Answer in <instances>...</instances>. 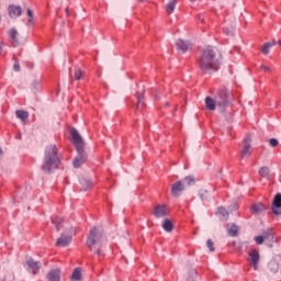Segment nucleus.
Returning a JSON list of instances; mask_svg holds the SVG:
<instances>
[{"label": "nucleus", "mask_w": 281, "mask_h": 281, "mask_svg": "<svg viewBox=\"0 0 281 281\" xmlns=\"http://www.w3.org/2000/svg\"><path fill=\"white\" fill-rule=\"evenodd\" d=\"M255 243H256V245H262V243H265V237H262V235L256 236Z\"/></svg>", "instance_id": "e433bc0d"}, {"label": "nucleus", "mask_w": 281, "mask_h": 281, "mask_svg": "<svg viewBox=\"0 0 281 281\" xmlns=\"http://www.w3.org/2000/svg\"><path fill=\"white\" fill-rule=\"evenodd\" d=\"M151 214L155 218H166V216H170V209L166 204H158L154 207Z\"/></svg>", "instance_id": "423d86ee"}, {"label": "nucleus", "mask_w": 281, "mask_h": 281, "mask_svg": "<svg viewBox=\"0 0 281 281\" xmlns=\"http://www.w3.org/2000/svg\"><path fill=\"white\" fill-rule=\"evenodd\" d=\"M186 188H190V186H194V177L188 176L184 179L181 180Z\"/></svg>", "instance_id": "c85d7f7f"}, {"label": "nucleus", "mask_w": 281, "mask_h": 281, "mask_svg": "<svg viewBox=\"0 0 281 281\" xmlns=\"http://www.w3.org/2000/svg\"><path fill=\"white\" fill-rule=\"evenodd\" d=\"M74 77H75V80H80L81 78L85 77V71H82L81 68H75Z\"/></svg>", "instance_id": "c756f323"}, {"label": "nucleus", "mask_w": 281, "mask_h": 281, "mask_svg": "<svg viewBox=\"0 0 281 281\" xmlns=\"http://www.w3.org/2000/svg\"><path fill=\"white\" fill-rule=\"evenodd\" d=\"M146 106V103L144 102V91L136 93V109L138 111H142Z\"/></svg>", "instance_id": "a211bd4d"}, {"label": "nucleus", "mask_w": 281, "mask_h": 281, "mask_svg": "<svg viewBox=\"0 0 281 281\" xmlns=\"http://www.w3.org/2000/svg\"><path fill=\"white\" fill-rule=\"evenodd\" d=\"M249 261H250V265L254 267L255 271L258 270V262H260V252L254 249L249 254Z\"/></svg>", "instance_id": "4468645a"}, {"label": "nucleus", "mask_w": 281, "mask_h": 281, "mask_svg": "<svg viewBox=\"0 0 281 281\" xmlns=\"http://www.w3.org/2000/svg\"><path fill=\"white\" fill-rule=\"evenodd\" d=\"M80 186H81V189L87 192V190H89V188H91L93 186V182L87 178H82L80 180Z\"/></svg>", "instance_id": "5701e85b"}, {"label": "nucleus", "mask_w": 281, "mask_h": 281, "mask_svg": "<svg viewBox=\"0 0 281 281\" xmlns=\"http://www.w3.org/2000/svg\"><path fill=\"white\" fill-rule=\"evenodd\" d=\"M261 236L263 240H273V232L271 231V228L263 231Z\"/></svg>", "instance_id": "cd10ccee"}, {"label": "nucleus", "mask_w": 281, "mask_h": 281, "mask_svg": "<svg viewBox=\"0 0 281 281\" xmlns=\"http://www.w3.org/2000/svg\"><path fill=\"white\" fill-rule=\"evenodd\" d=\"M26 266L33 276L38 274V271H41V261H34L32 257L26 259Z\"/></svg>", "instance_id": "9b49d317"}, {"label": "nucleus", "mask_w": 281, "mask_h": 281, "mask_svg": "<svg viewBox=\"0 0 281 281\" xmlns=\"http://www.w3.org/2000/svg\"><path fill=\"white\" fill-rule=\"evenodd\" d=\"M46 278L48 281H60V268L50 270Z\"/></svg>", "instance_id": "dca6fc26"}, {"label": "nucleus", "mask_w": 281, "mask_h": 281, "mask_svg": "<svg viewBox=\"0 0 281 281\" xmlns=\"http://www.w3.org/2000/svg\"><path fill=\"white\" fill-rule=\"evenodd\" d=\"M261 71H265L266 74H271L273 71V68L271 66L261 65L260 66Z\"/></svg>", "instance_id": "72a5a7b5"}, {"label": "nucleus", "mask_w": 281, "mask_h": 281, "mask_svg": "<svg viewBox=\"0 0 281 281\" xmlns=\"http://www.w3.org/2000/svg\"><path fill=\"white\" fill-rule=\"evenodd\" d=\"M206 246L209 247L210 251H216V248H214V241L212 239L206 240Z\"/></svg>", "instance_id": "f704fd0d"}, {"label": "nucleus", "mask_w": 281, "mask_h": 281, "mask_svg": "<svg viewBox=\"0 0 281 281\" xmlns=\"http://www.w3.org/2000/svg\"><path fill=\"white\" fill-rule=\"evenodd\" d=\"M189 1H191V3H194L196 0H189Z\"/></svg>", "instance_id": "c03bdc74"}, {"label": "nucleus", "mask_w": 281, "mask_h": 281, "mask_svg": "<svg viewBox=\"0 0 281 281\" xmlns=\"http://www.w3.org/2000/svg\"><path fill=\"white\" fill-rule=\"evenodd\" d=\"M64 222H65V220L63 217H58V216L52 217V223H53V225H55L57 232H60V227H63Z\"/></svg>", "instance_id": "4be33fe9"}, {"label": "nucleus", "mask_w": 281, "mask_h": 281, "mask_svg": "<svg viewBox=\"0 0 281 281\" xmlns=\"http://www.w3.org/2000/svg\"><path fill=\"white\" fill-rule=\"evenodd\" d=\"M70 133V142L75 146L78 155L77 157L72 160V166L74 168H80L82 164L87 162V151H85V140L82 139V136H80V133H78V130L76 127H70L69 128Z\"/></svg>", "instance_id": "7ed1b4c3"}, {"label": "nucleus", "mask_w": 281, "mask_h": 281, "mask_svg": "<svg viewBox=\"0 0 281 281\" xmlns=\"http://www.w3.org/2000/svg\"><path fill=\"white\" fill-rule=\"evenodd\" d=\"M226 232L228 236H231L232 238H236V236H238V226H236V224L234 223L227 224Z\"/></svg>", "instance_id": "f3484780"}, {"label": "nucleus", "mask_w": 281, "mask_h": 281, "mask_svg": "<svg viewBox=\"0 0 281 281\" xmlns=\"http://www.w3.org/2000/svg\"><path fill=\"white\" fill-rule=\"evenodd\" d=\"M240 155L243 159H245V157H251V137H246L244 139Z\"/></svg>", "instance_id": "6e6552de"}, {"label": "nucleus", "mask_w": 281, "mask_h": 281, "mask_svg": "<svg viewBox=\"0 0 281 281\" xmlns=\"http://www.w3.org/2000/svg\"><path fill=\"white\" fill-rule=\"evenodd\" d=\"M20 34L15 27L9 30V38L11 41L12 47H19L21 45Z\"/></svg>", "instance_id": "f8f14e48"}, {"label": "nucleus", "mask_w": 281, "mask_h": 281, "mask_svg": "<svg viewBox=\"0 0 281 281\" xmlns=\"http://www.w3.org/2000/svg\"><path fill=\"white\" fill-rule=\"evenodd\" d=\"M198 67L202 74L218 71L221 69V57L212 46H207L201 50L198 58Z\"/></svg>", "instance_id": "f257e3e1"}, {"label": "nucleus", "mask_w": 281, "mask_h": 281, "mask_svg": "<svg viewBox=\"0 0 281 281\" xmlns=\"http://www.w3.org/2000/svg\"><path fill=\"white\" fill-rule=\"evenodd\" d=\"M162 229H165V232H172L175 229V224H172V221H170V218H166L162 222Z\"/></svg>", "instance_id": "b1692460"}, {"label": "nucleus", "mask_w": 281, "mask_h": 281, "mask_svg": "<svg viewBox=\"0 0 281 281\" xmlns=\"http://www.w3.org/2000/svg\"><path fill=\"white\" fill-rule=\"evenodd\" d=\"M205 194H207V191H202V192H200V199H201L202 201H205Z\"/></svg>", "instance_id": "58836bf2"}, {"label": "nucleus", "mask_w": 281, "mask_h": 281, "mask_svg": "<svg viewBox=\"0 0 281 281\" xmlns=\"http://www.w3.org/2000/svg\"><path fill=\"white\" fill-rule=\"evenodd\" d=\"M60 166V155L56 145H48L44 151V161L41 166L43 172L52 175L54 170H58Z\"/></svg>", "instance_id": "f03ea898"}, {"label": "nucleus", "mask_w": 281, "mask_h": 281, "mask_svg": "<svg viewBox=\"0 0 281 281\" xmlns=\"http://www.w3.org/2000/svg\"><path fill=\"white\" fill-rule=\"evenodd\" d=\"M8 10H9V16L11 19H19V16H21V14L23 12L21 7L16 5V4L9 5Z\"/></svg>", "instance_id": "ddd939ff"}, {"label": "nucleus", "mask_w": 281, "mask_h": 281, "mask_svg": "<svg viewBox=\"0 0 281 281\" xmlns=\"http://www.w3.org/2000/svg\"><path fill=\"white\" fill-rule=\"evenodd\" d=\"M176 8H177V0L169 1L166 7L167 14H172V12H175Z\"/></svg>", "instance_id": "bb28decb"}, {"label": "nucleus", "mask_w": 281, "mask_h": 281, "mask_svg": "<svg viewBox=\"0 0 281 281\" xmlns=\"http://www.w3.org/2000/svg\"><path fill=\"white\" fill-rule=\"evenodd\" d=\"M214 98L220 109H227L229 106V90L227 88L218 89Z\"/></svg>", "instance_id": "39448f33"}, {"label": "nucleus", "mask_w": 281, "mask_h": 281, "mask_svg": "<svg viewBox=\"0 0 281 281\" xmlns=\"http://www.w3.org/2000/svg\"><path fill=\"white\" fill-rule=\"evenodd\" d=\"M15 117H18V120H21L22 122H27L30 113L27 111L16 110Z\"/></svg>", "instance_id": "412c9836"}, {"label": "nucleus", "mask_w": 281, "mask_h": 281, "mask_svg": "<svg viewBox=\"0 0 281 281\" xmlns=\"http://www.w3.org/2000/svg\"><path fill=\"white\" fill-rule=\"evenodd\" d=\"M217 214L221 216L223 221H227V218H229V212L227 211V209L223 206H220L217 209Z\"/></svg>", "instance_id": "393cba45"}, {"label": "nucleus", "mask_w": 281, "mask_h": 281, "mask_svg": "<svg viewBox=\"0 0 281 281\" xmlns=\"http://www.w3.org/2000/svg\"><path fill=\"white\" fill-rule=\"evenodd\" d=\"M271 212L274 216H280L281 214V193H277L273 198Z\"/></svg>", "instance_id": "1a4fd4ad"}, {"label": "nucleus", "mask_w": 281, "mask_h": 281, "mask_svg": "<svg viewBox=\"0 0 281 281\" xmlns=\"http://www.w3.org/2000/svg\"><path fill=\"white\" fill-rule=\"evenodd\" d=\"M66 14H69V9H66Z\"/></svg>", "instance_id": "37998d69"}, {"label": "nucleus", "mask_w": 281, "mask_h": 281, "mask_svg": "<svg viewBox=\"0 0 281 281\" xmlns=\"http://www.w3.org/2000/svg\"><path fill=\"white\" fill-rule=\"evenodd\" d=\"M270 173H271V170L269 169V167H261L259 169L260 177L267 178L269 177Z\"/></svg>", "instance_id": "7c9ffc66"}, {"label": "nucleus", "mask_w": 281, "mask_h": 281, "mask_svg": "<svg viewBox=\"0 0 281 281\" xmlns=\"http://www.w3.org/2000/svg\"><path fill=\"white\" fill-rule=\"evenodd\" d=\"M176 46H177V52L179 54H186V52H190V49H192V44L183 40H178L176 42Z\"/></svg>", "instance_id": "9d476101"}, {"label": "nucleus", "mask_w": 281, "mask_h": 281, "mask_svg": "<svg viewBox=\"0 0 281 281\" xmlns=\"http://www.w3.org/2000/svg\"><path fill=\"white\" fill-rule=\"evenodd\" d=\"M13 70L14 71H21V64H19V59H14V65H13Z\"/></svg>", "instance_id": "c9c22d12"}, {"label": "nucleus", "mask_w": 281, "mask_h": 281, "mask_svg": "<svg viewBox=\"0 0 281 281\" xmlns=\"http://www.w3.org/2000/svg\"><path fill=\"white\" fill-rule=\"evenodd\" d=\"M69 243H71V236H65L61 235L58 239H57V247H67L69 245Z\"/></svg>", "instance_id": "6ab92c4d"}, {"label": "nucleus", "mask_w": 281, "mask_h": 281, "mask_svg": "<svg viewBox=\"0 0 281 281\" xmlns=\"http://www.w3.org/2000/svg\"><path fill=\"white\" fill-rule=\"evenodd\" d=\"M1 155H3V149H1V147H0V157H1Z\"/></svg>", "instance_id": "79ce46f5"}, {"label": "nucleus", "mask_w": 281, "mask_h": 281, "mask_svg": "<svg viewBox=\"0 0 281 281\" xmlns=\"http://www.w3.org/2000/svg\"><path fill=\"white\" fill-rule=\"evenodd\" d=\"M102 245H104V234L98 228V226H94L89 232L87 247L97 256H104V252H102Z\"/></svg>", "instance_id": "20e7f679"}, {"label": "nucleus", "mask_w": 281, "mask_h": 281, "mask_svg": "<svg viewBox=\"0 0 281 281\" xmlns=\"http://www.w3.org/2000/svg\"><path fill=\"white\" fill-rule=\"evenodd\" d=\"M251 214H262L265 212V204L262 203H255L250 206Z\"/></svg>", "instance_id": "aec40b11"}, {"label": "nucleus", "mask_w": 281, "mask_h": 281, "mask_svg": "<svg viewBox=\"0 0 281 281\" xmlns=\"http://www.w3.org/2000/svg\"><path fill=\"white\" fill-rule=\"evenodd\" d=\"M279 44L281 45V42Z\"/></svg>", "instance_id": "a18cd8bd"}, {"label": "nucleus", "mask_w": 281, "mask_h": 281, "mask_svg": "<svg viewBox=\"0 0 281 281\" xmlns=\"http://www.w3.org/2000/svg\"><path fill=\"white\" fill-rule=\"evenodd\" d=\"M269 144H270V146H271L272 148H276V146H278L279 142H278V139H276V138H270V139H269Z\"/></svg>", "instance_id": "4c0bfd02"}, {"label": "nucleus", "mask_w": 281, "mask_h": 281, "mask_svg": "<svg viewBox=\"0 0 281 281\" xmlns=\"http://www.w3.org/2000/svg\"><path fill=\"white\" fill-rule=\"evenodd\" d=\"M198 20L201 21L202 23L205 22V15L204 14H199Z\"/></svg>", "instance_id": "ea45409f"}, {"label": "nucleus", "mask_w": 281, "mask_h": 281, "mask_svg": "<svg viewBox=\"0 0 281 281\" xmlns=\"http://www.w3.org/2000/svg\"><path fill=\"white\" fill-rule=\"evenodd\" d=\"M70 280H72V281H80V280H82V273L80 272V268H76L72 271Z\"/></svg>", "instance_id": "a878e982"}, {"label": "nucleus", "mask_w": 281, "mask_h": 281, "mask_svg": "<svg viewBox=\"0 0 281 281\" xmlns=\"http://www.w3.org/2000/svg\"><path fill=\"white\" fill-rule=\"evenodd\" d=\"M271 47H273V44L270 42L263 44L261 48L262 54H265V56L269 55V49H271Z\"/></svg>", "instance_id": "2f4dec72"}, {"label": "nucleus", "mask_w": 281, "mask_h": 281, "mask_svg": "<svg viewBox=\"0 0 281 281\" xmlns=\"http://www.w3.org/2000/svg\"><path fill=\"white\" fill-rule=\"evenodd\" d=\"M26 15L30 18L27 21L29 25H34V12L32 11V9L26 10Z\"/></svg>", "instance_id": "473e14b6"}, {"label": "nucleus", "mask_w": 281, "mask_h": 281, "mask_svg": "<svg viewBox=\"0 0 281 281\" xmlns=\"http://www.w3.org/2000/svg\"><path fill=\"white\" fill-rule=\"evenodd\" d=\"M204 102H205V106H206L207 111H216V106H218V105L216 104L215 98L207 95L205 98Z\"/></svg>", "instance_id": "2eb2a0df"}, {"label": "nucleus", "mask_w": 281, "mask_h": 281, "mask_svg": "<svg viewBox=\"0 0 281 281\" xmlns=\"http://www.w3.org/2000/svg\"><path fill=\"white\" fill-rule=\"evenodd\" d=\"M16 139H21V134H16Z\"/></svg>", "instance_id": "a19ab883"}, {"label": "nucleus", "mask_w": 281, "mask_h": 281, "mask_svg": "<svg viewBox=\"0 0 281 281\" xmlns=\"http://www.w3.org/2000/svg\"><path fill=\"white\" fill-rule=\"evenodd\" d=\"M183 190H186V184L182 182V180H178L171 187V194L175 196V199H179Z\"/></svg>", "instance_id": "0eeeda50"}]
</instances>
